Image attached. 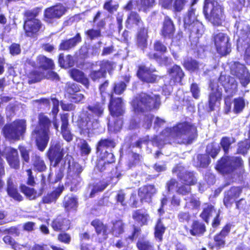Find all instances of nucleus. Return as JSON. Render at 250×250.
<instances>
[{
	"instance_id": "nucleus-19",
	"label": "nucleus",
	"mask_w": 250,
	"mask_h": 250,
	"mask_svg": "<svg viewBox=\"0 0 250 250\" xmlns=\"http://www.w3.org/2000/svg\"><path fill=\"white\" fill-rule=\"evenodd\" d=\"M28 64L34 68H38L44 72L53 71L55 68L53 60L43 55H39L36 57V62L29 60Z\"/></svg>"
},
{
	"instance_id": "nucleus-10",
	"label": "nucleus",
	"mask_w": 250,
	"mask_h": 250,
	"mask_svg": "<svg viewBox=\"0 0 250 250\" xmlns=\"http://www.w3.org/2000/svg\"><path fill=\"white\" fill-rule=\"evenodd\" d=\"M209 92L208 94V104L209 111H213L216 106H219L223 97L222 89L218 82L214 80H210L208 83Z\"/></svg>"
},
{
	"instance_id": "nucleus-52",
	"label": "nucleus",
	"mask_w": 250,
	"mask_h": 250,
	"mask_svg": "<svg viewBox=\"0 0 250 250\" xmlns=\"http://www.w3.org/2000/svg\"><path fill=\"white\" fill-rule=\"evenodd\" d=\"M69 183L70 185L71 191H77L80 187V183L82 181L81 176H67Z\"/></svg>"
},
{
	"instance_id": "nucleus-1",
	"label": "nucleus",
	"mask_w": 250,
	"mask_h": 250,
	"mask_svg": "<svg viewBox=\"0 0 250 250\" xmlns=\"http://www.w3.org/2000/svg\"><path fill=\"white\" fill-rule=\"evenodd\" d=\"M105 104V98L104 97L101 102H96L89 104L85 110H82L77 121L81 134H88L98 128L100 123L99 118L104 115Z\"/></svg>"
},
{
	"instance_id": "nucleus-20",
	"label": "nucleus",
	"mask_w": 250,
	"mask_h": 250,
	"mask_svg": "<svg viewBox=\"0 0 250 250\" xmlns=\"http://www.w3.org/2000/svg\"><path fill=\"white\" fill-rule=\"evenodd\" d=\"M218 80L224 87L226 93L231 96L236 94L238 90V83L235 78L229 75L221 74Z\"/></svg>"
},
{
	"instance_id": "nucleus-29",
	"label": "nucleus",
	"mask_w": 250,
	"mask_h": 250,
	"mask_svg": "<svg viewBox=\"0 0 250 250\" xmlns=\"http://www.w3.org/2000/svg\"><path fill=\"white\" fill-rule=\"evenodd\" d=\"M60 119L61 121V133L64 140L67 142H70L73 140V136L69 129L68 113L61 114Z\"/></svg>"
},
{
	"instance_id": "nucleus-22",
	"label": "nucleus",
	"mask_w": 250,
	"mask_h": 250,
	"mask_svg": "<svg viewBox=\"0 0 250 250\" xmlns=\"http://www.w3.org/2000/svg\"><path fill=\"white\" fill-rule=\"evenodd\" d=\"M157 189L153 184H146L139 188L137 193L140 198V202L150 203L153 197L157 193Z\"/></svg>"
},
{
	"instance_id": "nucleus-26",
	"label": "nucleus",
	"mask_w": 250,
	"mask_h": 250,
	"mask_svg": "<svg viewBox=\"0 0 250 250\" xmlns=\"http://www.w3.org/2000/svg\"><path fill=\"white\" fill-rule=\"evenodd\" d=\"M175 32V27L173 21L169 17L166 16L163 22L160 35L164 39L173 40Z\"/></svg>"
},
{
	"instance_id": "nucleus-59",
	"label": "nucleus",
	"mask_w": 250,
	"mask_h": 250,
	"mask_svg": "<svg viewBox=\"0 0 250 250\" xmlns=\"http://www.w3.org/2000/svg\"><path fill=\"white\" fill-rule=\"evenodd\" d=\"M155 4V0H140V8L138 10L147 12L154 6Z\"/></svg>"
},
{
	"instance_id": "nucleus-4",
	"label": "nucleus",
	"mask_w": 250,
	"mask_h": 250,
	"mask_svg": "<svg viewBox=\"0 0 250 250\" xmlns=\"http://www.w3.org/2000/svg\"><path fill=\"white\" fill-rule=\"evenodd\" d=\"M116 146L114 139L101 138L96 145L97 159L96 168L103 174L108 173L112 168L111 165L115 162V157L111 150Z\"/></svg>"
},
{
	"instance_id": "nucleus-39",
	"label": "nucleus",
	"mask_w": 250,
	"mask_h": 250,
	"mask_svg": "<svg viewBox=\"0 0 250 250\" xmlns=\"http://www.w3.org/2000/svg\"><path fill=\"white\" fill-rule=\"evenodd\" d=\"M167 227L163 223L162 219L161 218L157 219L154 227V236L155 238L158 240L159 242H162L163 239V235Z\"/></svg>"
},
{
	"instance_id": "nucleus-46",
	"label": "nucleus",
	"mask_w": 250,
	"mask_h": 250,
	"mask_svg": "<svg viewBox=\"0 0 250 250\" xmlns=\"http://www.w3.org/2000/svg\"><path fill=\"white\" fill-rule=\"evenodd\" d=\"M182 65L186 70L194 72L199 69V62L192 57H188L184 60Z\"/></svg>"
},
{
	"instance_id": "nucleus-14",
	"label": "nucleus",
	"mask_w": 250,
	"mask_h": 250,
	"mask_svg": "<svg viewBox=\"0 0 250 250\" xmlns=\"http://www.w3.org/2000/svg\"><path fill=\"white\" fill-rule=\"evenodd\" d=\"M26 77L28 79V83L29 84L40 82L44 79L56 81L60 80L58 74L54 71H48L45 73L36 68L29 71L26 74Z\"/></svg>"
},
{
	"instance_id": "nucleus-62",
	"label": "nucleus",
	"mask_w": 250,
	"mask_h": 250,
	"mask_svg": "<svg viewBox=\"0 0 250 250\" xmlns=\"http://www.w3.org/2000/svg\"><path fill=\"white\" fill-rule=\"evenodd\" d=\"M191 185L188 184H183L177 187L176 192L183 196L190 194L191 192Z\"/></svg>"
},
{
	"instance_id": "nucleus-36",
	"label": "nucleus",
	"mask_w": 250,
	"mask_h": 250,
	"mask_svg": "<svg viewBox=\"0 0 250 250\" xmlns=\"http://www.w3.org/2000/svg\"><path fill=\"white\" fill-rule=\"evenodd\" d=\"M62 204L65 211L68 212L71 210L76 211L78 207V198L75 196H66L63 199Z\"/></svg>"
},
{
	"instance_id": "nucleus-28",
	"label": "nucleus",
	"mask_w": 250,
	"mask_h": 250,
	"mask_svg": "<svg viewBox=\"0 0 250 250\" xmlns=\"http://www.w3.org/2000/svg\"><path fill=\"white\" fill-rule=\"evenodd\" d=\"M64 189L63 185H59L52 191L48 192L42 197L41 203L45 204H55Z\"/></svg>"
},
{
	"instance_id": "nucleus-23",
	"label": "nucleus",
	"mask_w": 250,
	"mask_h": 250,
	"mask_svg": "<svg viewBox=\"0 0 250 250\" xmlns=\"http://www.w3.org/2000/svg\"><path fill=\"white\" fill-rule=\"evenodd\" d=\"M243 188L239 186H233L224 192L223 204L226 208L232 207L236 199L239 197L242 193Z\"/></svg>"
},
{
	"instance_id": "nucleus-25",
	"label": "nucleus",
	"mask_w": 250,
	"mask_h": 250,
	"mask_svg": "<svg viewBox=\"0 0 250 250\" xmlns=\"http://www.w3.org/2000/svg\"><path fill=\"white\" fill-rule=\"evenodd\" d=\"M185 30L189 34V38L198 39L203 34L204 27L202 23L196 20L189 22L184 23Z\"/></svg>"
},
{
	"instance_id": "nucleus-60",
	"label": "nucleus",
	"mask_w": 250,
	"mask_h": 250,
	"mask_svg": "<svg viewBox=\"0 0 250 250\" xmlns=\"http://www.w3.org/2000/svg\"><path fill=\"white\" fill-rule=\"evenodd\" d=\"M114 63L107 60H103L99 62L100 69L104 71L106 75L107 72H110L113 69Z\"/></svg>"
},
{
	"instance_id": "nucleus-34",
	"label": "nucleus",
	"mask_w": 250,
	"mask_h": 250,
	"mask_svg": "<svg viewBox=\"0 0 250 250\" xmlns=\"http://www.w3.org/2000/svg\"><path fill=\"white\" fill-rule=\"evenodd\" d=\"M90 224L94 228L97 235H101L104 239L108 237V229L106 224H104L99 219H94L91 222Z\"/></svg>"
},
{
	"instance_id": "nucleus-12",
	"label": "nucleus",
	"mask_w": 250,
	"mask_h": 250,
	"mask_svg": "<svg viewBox=\"0 0 250 250\" xmlns=\"http://www.w3.org/2000/svg\"><path fill=\"white\" fill-rule=\"evenodd\" d=\"M213 42L217 53L221 56H226L231 52V42L227 34L219 32L212 37Z\"/></svg>"
},
{
	"instance_id": "nucleus-55",
	"label": "nucleus",
	"mask_w": 250,
	"mask_h": 250,
	"mask_svg": "<svg viewBox=\"0 0 250 250\" xmlns=\"http://www.w3.org/2000/svg\"><path fill=\"white\" fill-rule=\"evenodd\" d=\"M220 151V147L214 143L208 144L206 149V154L212 158H215Z\"/></svg>"
},
{
	"instance_id": "nucleus-50",
	"label": "nucleus",
	"mask_w": 250,
	"mask_h": 250,
	"mask_svg": "<svg viewBox=\"0 0 250 250\" xmlns=\"http://www.w3.org/2000/svg\"><path fill=\"white\" fill-rule=\"evenodd\" d=\"M42 9V7H36L31 10H25L23 13V16L24 17V20L38 19L36 17H37L41 12Z\"/></svg>"
},
{
	"instance_id": "nucleus-57",
	"label": "nucleus",
	"mask_w": 250,
	"mask_h": 250,
	"mask_svg": "<svg viewBox=\"0 0 250 250\" xmlns=\"http://www.w3.org/2000/svg\"><path fill=\"white\" fill-rule=\"evenodd\" d=\"M198 167H207L210 162L208 156L205 154H199L197 156Z\"/></svg>"
},
{
	"instance_id": "nucleus-27",
	"label": "nucleus",
	"mask_w": 250,
	"mask_h": 250,
	"mask_svg": "<svg viewBox=\"0 0 250 250\" xmlns=\"http://www.w3.org/2000/svg\"><path fill=\"white\" fill-rule=\"evenodd\" d=\"M50 225L55 231H65L69 229L70 221L62 214H59L52 220Z\"/></svg>"
},
{
	"instance_id": "nucleus-56",
	"label": "nucleus",
	"mask_w": 250,
	"mask_h": 250,
	"mask_svg": "<svg viewBox=\"0 0 250 250\" xmlns=\"http://www.w3.org/2000/svg\"><path fill=\"white\" fill-rule=\"evenodd\" d=\"M80 155L81 156L87 157L91 152V148L87 142L83 140L79 146Z\"/></svg>"
},
{
	"instance_id": "nucleus-7",
	"label": "nucleus",
	"mask_w": 250,
	"mask_h": 250,
	"mask_svg": "<svg viewBox=\"0 0 250 250\" xmlns=\"http://www.w3.org/2000/svg\"><path fill=\"white\" fill-rule=\"evenodd\" d=\"M126 84L123 81L113 84L111 93L109 94L110 100L108 107L110 114L113 117H118L124 113L123 108V99L121 97H113V93L121 95L125 91Z\"/></svg>"
},
{
	"instance_id": "nucleus-40",
	"label": "nucleus",
	"mask_w": 250,
	"mask_h": 250,
	"mask_svg": "<svg viewBox=\"0 0 250 250\" xmlns=\"http://www.w3.org/2000/svg\"><path fill=\"white\" fill-rule=\"evenodd\" d=\"M110 233L115 237H119L125 232V224L123 220L119 219L112 222Z\"/></svg>"
},
{
	"instance_id": "nucleus-3",
	"label": "nucleus",
	"mask_w": 250,
	"mask_h": 250,
	"mask_svg": "<svg viewBox=\"0 0 250 250\" xmlns=\"http://www.w3.org/2000/svg\"><path fill=\"white\" fill-rule=\"evenodd\" d=\"M235 142L234 137L229 136H223L220 140V145L224 156L217 161L215 168L223 175L230 174L243 167V161L240 157L228 155L231 145Z\"/></svg>"
},
{
	"instance_id": "nucleus-21",
	"label": "nucleus",
	"mask_w": 250,
	"mask_h": 250,
	"mask_svg": "<svg viewBox=\"0 0 250 250\" xmlns=\"http://www.w3.org/2000/svg\"><path fill=\"white\" fill-rule=\"evenodd\" d=\"M43 24L40 19L24 20L23 28L26 37L35 38L41 30Z\"/></svg>"
},
{
	"instance_id": "nucleus-48",
	"label": "nucleus",
	"mask_w": 250,
	"mask_h": 250,
	"mask_svg": "<svg viewBox=\"0 0 250 250\" xmlns=\"http://www.w3.org/2000/svg\"><path fill=\"white\" fill-rule=\"evenodd\" d=\"M147 57L151 60H155L160 65H167L169 63V59L167 56L163 57L157 53L149 52Z\"/></svg>"
},
{
	"instance_id": "nucleus-33",
	"label": "nucleus",
	"mask_w": 250,
	"mask_h": 250,
	"mask_svg": "<svg viewBox=\"0 0 250 250\" xmlns=\"http://www.w3.org/2000/svg\"><path fill=\"white\" fill-rule=\"evenodd\" d=\"M6 191L7 195L14 200L18 202L23 200V197L19 193L17 186L14 184L11 178H9L7 180Z\"/></svg>"
},
{
	"instance_id": "nucleus-30",
	"label": "nucleus",
	"mask_w": 250,
	"mask_h": 250,
	"mask_svg": "<svg viewBox=\"0 0 250 250\" xmlns=\"http://www.w3.org/2000/svg\"><path fill=\"white\" fill-rule=\"evenodd\" d=\"M148 38V28L142 26L138 29L136 35V45L141 49H145L147 45Z\"/></svg>"
},
{
	"instance_id": "nucleus-53",
	"label": "nucleus",
	"mask_w": 250,
	"mask_h": 250,
	"mask_svg": "<svg viewBox=\"0 0 250 250\" xmlns=\"http://www.w3.org/2000/svg\"><path fill=\"white\" fill-rule=\"evenodd\" d=\"M109 183L107 181L101 180L95 184L90 193V197H93L96 192H102L109 185Z\"/></svg>"
},
{
	"instance_id": "nucleus-9",
	"label": "nucleus",
	"mask_w": 250,
	"mask_h": 250,
	"mask_svg": "<svg viewBox=\"0 0 250 250\" xmlns=\"http://www.w3.org/2000/svg\"><path fill=\"white\" fill-rule=\"evenodd\" d=\"M63 146V142L62 140L52 142L46 152V155L53 167L59 166L63 160L64 154L69 150V147L64 148Z\"/></svg>"
},
{
	"instance_id": "nucleus-38",
	"label": "nucleus",
	"mask_w": 250,
	"mask_h": 250,
	"mask_svg": "<svg viewBox=\"0 0 250 250\" xmlns=\"http://www.w3.org/2000/svg\"><path fill=\"white\" fill-rule=\"evenodd\" d=\"M32 165L33 169L38 172H44L47 169V166L43 158L39 154H35L32 158Z\"/></svg>"
},
{
	"instance_id": "nucleus-16",
	"label": "nucleus",
	"mask_w": 250,
	"mask_h": 250,
	"mask_svg": "<svg viewBox=\"0 0 250 250\" xmlns=\"http://www.w3.org/2000/svg\"><path fill=\"white\" fill-rule=\"evenodd\" d=\"M172 172L176 173L178 180L183 184L194 186L197 183L196 173L193 171L185 170L183 167L176 166L173 168Z\"/></svg>"
},
{
	"instance_id": "nucleus-5",
	"label": "nucleus",
	"mask_w": 250,
	"mask_h": 250,
	"mask_svg": "<svg viewBox=\"0 0 250 250\" xmlns=\"http://www.w3.org/2000/svg\"><path fill=\"white\" fill-rule=\"evenodd\" d=\"M165 131L167 133L172 131L173 138L177 140V143L186 146L192 144L198 136L195 125L186 121L178 122L172 128H166Z\"/></svg>"
},
{
	"instance_id": "nucleus-15",
	"label": "nucleus",
	"mask_w": 250,
	"mask_h": 250,
	"mask_svg": "<svg viewBox=\"0 0 250 250\" xmlns=\"http://www.w3.org/2000/svg\"><path fill=\"white\" fill-rule=\"evenodd\" d=\"M232 227V225L230 223H226L222 227L221 230L214 235L213 237L214 244L209 243L208 245L210 249L220 250L225 247L226 244V238L229 235Z\"/></svg>"
},
{
	"instance_id": "nucleus-8",
	"label": "nucleus",
	"mask_w": 250,
	"mask_h": 250,
	"mask_svg": "<svg viewBox=\"0 0 250 250\" xmlns=\"http://www.w3.org/2000/svg\"><path fill=\"white\" fill-rule=\"evenodd\" d=\"M25 119H16L10 123L6 124L2 128L3 136L9 141H19L26 130Z\"/></svg>"
},
{
	"instance_id": "nucleus-51",
	"label": "nucleus",
	"mask_w": 250,
	"mask_h": 250,
	"mask_svg": "<svg viewBox=\"0 0 250 250\" xmlns=\"http://www.w3.org/2000/svg\"><path fill=\"white\" fill-rule=\"evenodd\" d=\"M250 149V139H245L238 143L236 153L245 155L247 154Z\"/></svg>"
},
{
	"instance_id": "nucleus-45",
	"label": "nucleus",
	"mask_w": 250,
	"mask_h": 250,
	"mask_svg": "<svg viewBox=\"0 0 250 250\" xmlns=\"http://www.w3.org/2000/svg\"><path fill=\"white\" fill-rule=\"evenodd\" d=\"M247 101L243 96H239L233 99V107L232 111L234 113L238 114L244 110Z\"/></svg>"
},
{
	"instance_id": "nucleus-42",
	"label": "nucleus",
	"mask_w": 250,
	"mask_h": 250,
	"mask_svg": "<svg viewBox=\"0 0 250 250\" xmlns=\"http://www.w3.org/2000/svg\"><path fill=\"white\" fill-rule=\"evenodd\" d=\"M205 207L203 208L199 216L207 224H208L209 219L211 217L212 213L215 212L214 206L210 204H205Z\"/></svg>"
},
{
	"instance_id": "nucleus-11",
	"label": "nucleus",
	"mask_w": 250,
	"mask_h": 250,
	"mask_svg": "<svg viewBox=\"0 0 250 250\" xmlns=\"http://www.w3.org/2000/svg\"><path fill=\"white\" fill-rule=\"evenodd\" d=\"M205 15L214 25H220L225 17V7L221 1L212 0V3L209 5L208 14Z\"/></svg>"
},
{
	"instance_id": "nucleus-32",
	"label": "nucleus",
	"mask_w": 250,
	"mask_h": 250,
	"mask_svg": "<svg viewBox=\"0 0 250 250\" xmlns=\"http://www.w3.org/2000/svg\"><path fill=\"white\" fill-rule=\"evenodd\" d=\"M82 42V38L79 33L76 35L68 40H63L61 41L59 45V50H69L74 47L78 43Z\"/></svg>"
},
{
	"instance_id": "nucleus-64",
	"label": "nucleus",
	"mask_w": 250,
	"mask_h": 250,
	"mask_svg": "<svg viewBox=\"0 0 250 250\" xmlns=\"http://www.w3.org/2000/svg\"><path fill=\"white\" fill-rule=\"evenodd\" d=\"M85 35L90 40H93L101 36V31L99 29H89L85 31Z\"/></svg>"
},
{
	"instance_id": "nucleus-24",
	"label": "nucleus",
	"mask_w": 250,
	"mask_h": 250,
	"mask_svg": "<svg viewBox=\"0 0 250 250\" xmlns=\"http://www.w3.org/2000/svg\"><path fill=\"white\" fill-rule=\"evenodd\" d=\"M136 76L142 82L148 83H154L157 81V76L153 73V71L144 64L139 65Z\"/></svg>"
},
{
	"instance_id": "nucleus-54",
	"label": "nucleus",
	"mask_w": 250,
	"mask_h": 250,
	"mask_svg": "<svg viewBox=\"0 0 250 250\" xmlns=\"http://www.w3.org/2000/svg\"><path fill=\"white\" fill-rule=\"evenodd\" d=\"M106 76L105 71L100 69L91 70L89 74V78L94 82H99L101 79L105 78Z\"/></svg>"
},
{
	"instance_id": "nucleus-17",
	"label": "nucleus",
	"mask_w": 250,
	"mask_h": 250,
	"mask_svg": "<svg viewBox=\"0 0 250 250\" xmlns=\"http://www.w3.org/2000/svg\"><path fill=\"white\" fill-rule=\"evenodd\" d=\"M231 72L238 79L243 87H247L250 83V72L244 64L238 62H234Z\"/></svg>"
},
{
	"instance_id": "nucleus-58",
	"label": "nucleus",
	"mask_w": 250,
	"mask_h": 250,
	"mask_svg": "<svg viewBox=\"0 0 250 250\" xmlns=\"http://www.w3.org/2000/svg\"><path fill=\"white\" fill-rule=\"evenodd\" d=\"M119 7V4L118 3L113 4V0H106L104 5L103 8L108 13L113 14L116 12Z\"/></svg>"
},
{
	"instance_id": "nucleus-63",
	"label": "nucleus",
	"mask_w": 250,
	"mask_h": 250,
	"mask_svg": "<svg viewBox=\"0 0 250 250\" xmlns=\"http://www.w3.org/2000/svg\"><path fill=\"white\" fill-rule=\"evenodd\" d=\"M153 48L156 52L162 54L166 53L167 51V46L160 40L155 41L153 43Z\"/></svg>"
},
{
	"instance_id": "nucleus-6",
	"label": "nucleus",
	"mask_w": 250,
	"mask_h": 250,
	"mask_svg": "<svg viewBox=\"0 0 250 250\" xmlns=\"http://www.w3.org/2000/svg\"><path fill=\"white\" fill-rule=\"evenodd\" d=\"M161 104V98L158 94L141 92L133 97L131 105L137 113L158 109Z\"/></svg>"
},
{
	"instance_id": "nucleus-49",
	"label": "nucleus",
	"mask_w": 250,
	"mask_h": 250,
	"mask_svg": "<svg viewBox=\"0 0 250 250\" xmlns=\"http://www.w3.org/2000/svg\"><path fill=\"white\" fill-rule=\"evenodd\" d=\"M83 170L81 165L78 162H73L71 165L69 164L68 167L67 176H80Z\"/></svg>"
},
{
	"instance_id": "nucleus-43",
	"label": "nucleus",
	"mask_w": 250,
	"mask_h": 250,
	"mask_svg": "<svg viewBox=\"0 0 250 250\" xmlns=\"http://www.w3.org/2000/svg\"><path fill=\"white\" fill-rule=\"evenodd\" d=\"M136 246L138 250H157L154 243L144 237L138 240Z\"/></svg>"
},
{
	"instance_id": "nucleus-31",
	"label": "nucleus",
	"mask_w": 250,
	"mask_h": 250,
	"mask_svg": "<svg viewBox=\"0 0 250 250\" xmlns=\"http://www.w3.org/2000/svg\"><path fill=\"white\" fill-rule=\"evenodd\" d=\"M207 231V227L205 224L199 220L192 221L188 232L192 236L200 237L204 235Z\"/></svg>"
},
{
	"instance_id": "nucleus-18",
	"label": "nucleus",
	"mask_w": 250,
	"mask_h": 250,
	"mask_svg": "<svg viewBox=\"0 0 250 250\" xmlns=\"http://www.w3.org/2000/svg\"><path fill=\"white\" fill-rule=\"evenodd\" d=\"M168 77L169 83L173 85H182L183 81L185 76V73L180 65L173 64L167 70Z\"/></svg>"
},
{
	"instance_id": "nucleus-44",
	"label": "nucleus",
	"mask_w": 250,
	"mask_h": 250,
	"mask_svg": "<svg viewBox=\"0 0 250 250\" xmlns=\"http://www.w3.org/2000/svg\"><path fill=\"white\" fill-rule=\"evenodd\" d=\"M238 28H240L239 40L245 42L250 40V25L246 21L239 23Z\"/></svg>"
},
{
	"instance_id": "nucleus-35",
	"label": "nucleus",
	"mask_w": 250,
	"mask_h": 250,
	"mask_svg": "<svg viewBox=\"0 0 250 250\" xmlns=\"http://www.w3.org/2000/svg\"><path fill=\"white\" fill-rule=\"evenodd\" d=\"M70 75L74 81L83 84L86 88H88L89 80L83 71L73 68L70 71Z\"/></svg>"
},
{
	"instance_id": "nucleus-47",
	"label": "nucleus",
	"mask_w": 250,
	"mask_h": 250,
	"mask_svg": "<svg viewBox=\"0 0 250 250\" xmlns=\"http://www.w3.org/2000/svg\"><path fill=\"white\" fill-rule=\"evenodd\" d=\"M19 188L25 196L29 200L35 199L37 197V191L33 188H30L24 184L20 185Z\"/></svg>"
},
{
	"instance_id": "nucleus-37",
	"label": "nucleus",
	"mask_w": 250,
	"mask_h": 250,
	"mask_svg": "<svg viewBox=\"0 0 250 250\" xmlns=\"http://www.w3.org/2000/svg\"><path fill=\"white\" fill-rule=\"evenodd\" d=\"M125 23L126 28H129L133 25H143L144 22L140 15L137 12L131 11L127 15Z\"/></svg>"
},
{
	"instance_id": "nucleus-61",
	"label": "nucleus",
	"mask_w": 250,
	"mask_h": 250,
	"mask_svg": "<svg viewBox=\"0 0 250 250\" xmlns=\"http://www.w3.org/2000/svg\"><path fill=\"white\" fill-rule=\"evenodd\" d=\"M9 54L12 56H16L21 54V44L19 43L13 42L8 47Z\"/></svg>"
},
{
	"instance_id": "nucleus-13",
	"label": "nucleus",
	"mask_w": 250,
	"mask_h": 250,
	"mask_svg": "<svg viewBox=\"0 0 250 250\" xmlns=\"http://www.w3.org/2000/svg\"><path fill=\"white\" fill-rule=\"evenodd\" d=\"M67 11V8L61 3L45 8L43 12V21L48 24L53 23L60 19Z\"/></svg>"
},
{
	"instance_id": "nucleus-41",
	"label": "nucleus",
	"mask_w": 250,
	"mask_h": 250,
	"mask_svg": "<svg viewBox=\"0 0 250 250\" xmlns=\"http://www.w3.org/2000/svg\"><path fill=\"white\" fill-rule=\"evenodd\" d=\"M149 215L147 213H143L141 209H136L132 213L133 220L140 224L141 226L147 225Z\"/></svg>"
},
{
	"instance_id": "nucleus-2",
	"label": "nucleus",
	"mask_w": 250,
	"mask_h": 250,
	"mask_svg": "<svg viewBox=\"0 0 250 250\" xmlns=\"http://www.w3.org/2000/svg\"><path fill=\"white\" fill-rule=\"evenodd\" d=\"M58 130L59 125L53 121L45 113L38 114L37 121L31 131V136L34 138L37 149L43 152L46 148L51 135L52 125Z\"/></svg>"
}]
</instances>
